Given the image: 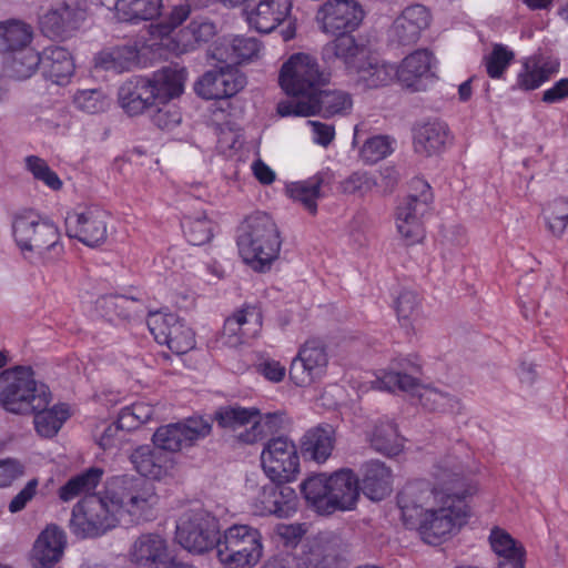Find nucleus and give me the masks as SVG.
I'll list each match as a JSON object with an SVG mask.
<instances>
[{
    "mask_svg": "<svg viewBox=\"0 0 568 568\" xmlns=\"http://www.w3.org/2000/svg\"><path fill=\"white\" fill-rule=\"evenodd\" d=\"M159 501L154 485L143 477L124 475L103 495H91L72 508L71 532L81 539L97 538L115 528L150 520Z\"/></svg>",
    "mask_w": 568,
    "mask_h": 568,
    "instance_id": "nucleus-1",
    "label": "nucleus"
},
{
    "mask_svg": "<svg viewBox=\"0 0 568 568\" xmlns=\"http://www.w3.org/2000/svg\"><path fill=\"white\" fill-rule=\"evenodd\" d=\"M11 235L23 257L32 262L51 265L64 253L57 224L34 209L20 207L12 212Z\"/></svg>",
    "mask_w": 568,
    "mask_h": 568,
    "instance_id": "nucleus-2",
    "label": "nucleus"
},
{
    "mask_svg": "<svg viewBox=\"0 0 568 568\" xmlns=\"http://www.w3.org/2000/svg\"><path fill=\"white\" fill-rule=\"evenodd\" d=\"M185 70L162 68L151 77H131L118 90V101L130 116L140 115L182 94Z\"/></svg>",
    "mask_w": 568,
    "mask_h": 568,
    "instance_id": "nucleus-3",
    "label": "nucleus"
},
{
    "mask_svg": "<svg viewBox=\"0 0 568 568\" xmlns=\"http://www.w3.org/2000/svg\"><path fill=\"white\" fill-rule=\"evenodd\" d=\"M237 246L244 263L256 272L270 270L282 245L280 231L273 219L262 212L245 219L241 225Z\"/></svg>",
    "mask_w": 568,
    "mask_h": 568,
    "instance_id": "nucleus-4",
    "label": "nucleus"
},
{
    "mask_svg": "<svg viewBox=\"0 0 568 568\" xmlns=\"http://www.w3.org/2000/svg\"><path fill=\"white\" fill-rule=\"evenodd\" d=\"M0 403L10 413L27 415L48 407L50 394L37 385L30 367L20 366L0 374Z\"/></svg>",
    "mask_w": 568,
    "mask_h": 568,
    "instance_id": "nucleus-5",
    "label": "nucleus"
},
{
    "mask_svg": "<svg viewBox=\"0 0 568 568\" xmlns=\"http://www.w3.org/2000/svg\"><path fill=\"white\" fill-rule=\"evenodd\" d=\"M216 554L225 568H252L263 555L262 536L248 525H233L220 537Z\"/></svg>",
    "mask_w": 568,
    "mask_h": 568,
    "instance_id": "nucleus-6",
    "label": "nucleus"
},
{
    "mask_svg": "<svg viewBox=\"0 0 568 568\" xmlns=\"http://www.w3.org/2000/svg\"><path fill=\"white\" fill-rule=\"evenodd\" d=\"M300 557L291 554L268 559L262 568H344L342 540L334 534H321L311 540Z\"/></svg>",
    "mask_w": 568,
    "mask_h": 568,
    "instance_id": "nucleus-7",
    "label": "nucleus"
},
{
    "mask_svg": "<svg viewBox=\"0 0 568 568\" xmlns=\"http://www.w3.org/2000/svg\"><path fill=\"white\" fill-rule=\"evenodd\" d=\"M329 74L321 70L315 57L295 53L282 65L280 84L294 99H307L328 81Z\"/></svg>",
    "mask_w": 568,
    "mask_h": 568,
    "instance_id": "nucleus-8",
    "label": "nucleus"
},
{
    "mask_svg": "<svg viewBox=\"0 0 568 568\" xmlns=\"http://www.w3.org/2000/svg\"><path fill=\"white\" fill-rule=\"evenodd\" d=\"M219 520L202 507L185 511L176 525V540L187 551L203 554L217 549Z\"/></svg>",
    "mask_w": 568,
    "mask_h": 568,
    "instance_id": "nucleus-9",
    "label": "nucleus"
},
{
    "mask_svg": "<svg viewBox=\"0 0 568 568\" xmlns=\"http://www.w3.org/2000/svg\"><path fill=\"white\" fill-rule=\"evenodd\" d=\"M460 516L462 496L454 493L452 496H442L440 503L427 508L417 524H408L406 527L416 529L426 544L438 545L450 536Z\"/></svg>",
    "mask_w": 568,
    "mask_h": 568,
    "instance_id": "nucleus-10",
    "label": "nucleus"
},
{
    "mask_svg": "<svg viewBox=\"0 0 568 568\" xmlns=\"http://www.w3.org/2000/svg\"><path fill=\"white\" fill-rule=\"evenodd\" d=\"M353 108L349 93L342 90L315 92L307 99H291L277 104L281 116H311L321 114L324 118L346 115Z\"/></svg>",
    "mask_w": 568,
    "mask_h": 568,
    "instance_id": "nucleus-11",
    "label": "nucleus"
},
{
    "mask_svg": "<svg viewBox=\"0 0 568 568\" xmlns=\"http://www.w3.org/2000/svg\"><path fill=\"white\" fill-rule=\"evenodd\" d=\"M414 193L409 194L397 207L396 226L408 244L423 240L422 217L428 212L433 202L430 185L423 179L412 181Z\"/></svg>",
    "mask_w": 568,
    "mask_h": 568,
    "instance_id": "nucleus-12",
    "label": "nucleus"
},
{
    "mask_svg": "<svg viewBox=\"0 0 568 568\" xmlns=\"http://www.w3.org/2000/svg\"><path fill=\"white\" fill-rule=\"evenodd\" d=\"M261 463L265 475L274 483L293 481L300 473L296 445L286 436L267 440L261 454Z\"/></svg>",
    "mask_w": 568,
    "mask_h": 568,
    "instance_id": "nucleus-13",
    "label": "nucleus"
},
{
    "mask_svg": "<svg viewBox=\"0 0 568 568\" xmlns=\"http://www.w3.org/2000/svg\"><path fill=\"white\" fill-rule=\"evenodd\" d=\"M146 323L154 339L174 354H185L195 346L192 328L175 314L153 312Z\"/></svg>",
    "mask_w": 568,
    "mask_h": 568,
    "instance_id": "nucleus-14",
    "label": "nucleus"
},
{
    "mask_svg": "<svg viewBox=\"0 0 568 568\" xmlns=\"http://www.w3.org/2000/svg\"><path fill=\"white\" fill-rule=\"evenodd\" d=\"M328 354L320 339H308L298 349L290 367V378L298 387L322 379L327 372Z\"/></svg>",
    "mask_w": 568,
    "mask_h": 568,
    "instance_id": "nucleus-15",
    "label": "nucleus"
},
{
    "mask_svg": "<svg viewBox=\"0 0 568 568\" xmlns=\"http://www.w3.org/2000/svg\"><path fill=\"white\" fill-rule=\"evenodd\" d=\"M364 19L356 0H327L316 12V22L324 33L345 34L355 31Z\"/></svg>",
    "mask_w": 568,
    "mask_h": 568,
    "instance_id": "nucleus-16",
    "label": "nucleus"
},
{
    "mask_svg": "<svg viewBox=\"0 0 568 568\" xmlns=\"http://www.w3.org/2000/svg\"><path fill=\"white\" fill-rule=\"evenodd\" d=\"M108 212L95 205L70 212L65 217L68 235L90 247L101 245L108 237Z\"/></svg>",
    "mask_w": 568,
    "mask_h": 568,
    "instance_id": "nucleus-17",
    "label": "nucleus"
},
{
    "mask_svg": "<svg viewBox=\"0 0 568 568\" xmlns=\"http://www.w3.org/2000/svg\"><path fill=\"white\" fill-rule=\"evenodd\" d=\"M212 425L203 417H190L183 422L161 426L153 434V444L161 450L179 452L206 437Z\"/></svg>",
    "mask_w": 568,
    "mask_h": 568,
    "instance_id": "nucleus-18",
    "label": "nucleus"
},
{
    "mask_svg": "<svg viewBox=\"0 0 568 568\" xmlns=\"http://www.w3.org/2000/svg\"><path fill=\"white\" fill-rule=\"evenodd\" d=\"M444 490L436 489L426 480L407 483L397 495V505L405 525L417 524L419 517L440 503L442 496H452Z\"/></svg>",
    "mask_w": 568,
    "mask_h": 568,
    "instance_id": "nucleus-19",
    "label": "nucleus"
},
{
    "mask_svg": "<svg viewBox=\"0 0 568 568\" xmlns=\"http://www.w3.org/2000/svg\"><path fill=\"white\" fill-rule=\"evenodd\" d=\"M240 7L250 28L270 33L290 19L293 0H243Z\"/></svg>",
    "mask_w": 568,
    "mask_h": 568,
    "instance_id": "nucleus-20",
    "label": "nucleus"
},
{
    "mask_svg": "<svg viewBox=\"0 0 568 568\" xmlns=\"http://www.w3.org/2000/svg\"><path fill=\"white\" fill-rule=\"evenodd\" d=\"M260 410L256 407L227 405L220 407L214 418L221 428L236 433V438L243 444H254L261 440Z\"/></svg>",
    "mask_w": 568,
    "mask_h": 568,
    "instance_id": "nucleus-21",
    "label": "nucleus"
},
{
    "mask_svg": "<svg viewBox=\"0 0 568 568\" xmlns=\"http://www.w3.org/2000/svg\"><path fill=\"white\" fill-rule=\"evenodd\" d=\"M88 9V0H59L42 16V31L50 37H62L80 27Z\"/></svg>",
    "mask_w": 568,
    "mask_h": 568,
    "instance_id": "nucleus-22",
    "label": "nucleus"
},
{
    "mask_svg": "<svg viewBox=\"0 0 568 568\" xmlns=\"http://www.w3.org/2000/svg\"><path fill=\"white\" fill-rule=\"evenodd\" d=\"M246 84L239 69L225 64L210 70L195 83V92L205 100H220L235 95Z\"/></svg>",
    "mask_w": 568,
    "mask_h": 568,
    "instance_id": "nucleus-23",
    "label": "nucleus"
},
{
    "mask_svg": "<svg viewBox=\"0 0 568 568\" xmlns=\"http://www.w3.org/2000/svg\"><path fill=\"white\" fill-rule=\"evenodd\" d=\"M369 54V49L349 33L338 34L322 48V59L331 68L344 67L353 73Z\"/></svg>",
    "mask_w": 568,
    "mask_h": 568,
    "instance_id": "nucleus-24",
    "label": "nucleus"
},
{
    "mask_svg": "<svg viewBox=\"0 0 568 568\" xmlns=\"http://www.w3.org/2000/svg\"><path fill=\"white\" fill-rule=\"evenodd\" d=\"M261 327L260 308L246 305L225 320L220 342L229 347H236L255 337Z\"/></svg>",
    "mask_w": 568,
    "mask_h": 568,
    "instance_id": "nucleus-25",
    "label": "nucleus"
},
{
    "mask_svg": "<svg viewBox=\"0 0 568 568\" xmlns=\"http://www.w3.org/2000/svg\"><path fill=\"white\" fill-rule=\"evenodd\" d=\"M432 22L430 11L423 4L406 7L394 20L389 36L393 41L403 45L415 44Z\"/></svg>",
    "mask_w": 568,
    "mask_h": 568,
    "instance_id": "nucleus-26",
    "label": "nucleus"
},
{
    "mask_svg": "<svg viewBox=\"0 0 568 568\" xmlns=\"http://www.w3.org/2000/svg\"><path fill=\"white\" fill-rule=\"evenodd\" d=\"M295 510V490L284 484L274 481L262 487L254 503V511L260 516L275 515L280 518H286Z\"/></svg>",
    "mask_w": 568,
    "mask_h": 568,
    "instance_id": "nucleus-27",
    "label": "nucleus"
},
{
    "mask_svg": "<svg viewBox=\"0 0 568 568\" xmlns=\"http://www.w3.org/2000/svg\"><path fill=\"white\" fill-rule=\"evenodd\" d=\"M420 365L408 357H397L381 376L373 382V387L394 393L396 390L413 392L418 388Z\"/></svg>",
    "mask_w": 568,
    "mask_h": 568,
    "instance_id": "nucleus-28",
    "label": "nucleus"
},
{
    "mask_svg": "<svg viewBox=\"0 0 568 568\" xmlns=\"http://www.w3.org/2000/svg\"><path fill=\"white\" fill-rule=\"evenodd\" d=\"M453 136L448 125L440 120H425L413 128V145L416 153L432 156L444 151Z\"/></svg>",
    "mask_w": 568,
    "mask_h": 568,
    "instance_id": "nucleus-29",
    "label": "nucleus"
},
{
    "mask_svg": "<svg viewBox=\"0 0 568 568\" xmlns=\"http://www.w3.org/2000/svg\"><path fill=\"white\" fill-rule=\"evenodd\" d=\"M435 59L427 49H418L408 54L396 69V75L400 83L413 90H425L424 81L434 77L432 71Z\"/></svg>",
    "mask_w": 568,
    "mask_h": 568,
    "instance_id": "nucleus-30",
    "label": "nucleus"
},
{
    "mask_svg": "<svg viewBox=\"0 0 568 568\" xmlns=\"http://www.w3.org/2000/svg\"><path fill=\"white\" fill-rule=\"evenodd\" d=\"M359 496V480L351 469H339L329 476V514L351 510Z\"/></svg>",
    "mask_w": 568,
    "mask_h": 568,
    "instance_id": "nucleus-31",
    "label": "nucleus"
},
{
    "mask_svg": "<svg viewBox=\"0 0 568 568\" xmlns=\"http://www.w3.org/2000/svg\"><path fill=\"white\" fill-rule=\"evenodd\" d=\"M131 560L149 568H168L171 556L166 541L156 534L141 535L130 550Z\"/></svg>",
    "mask_w": 568,
    "mask_h": 568,
    "instance_id": "nucleus-32",
    "label": "nucleus"
},
{
    "mask_svg": "<svg viewBox=\"0 0 568 568\" xmlns=\"http://www.w3.org/2000/svg\"><path fill=\"white\" fill-rule=\"evenodd\" d=\"M359 490L371 500L378 501L392 491V470L379 460H371L362 467Z\"/></svg>",
    "mask_w": 568,
    "mask_h": 568,
    "instance_id": "nucleus-33",
    "label": "nucleus"
},
{
    "mask_svg": "<svg viewBox=\"0 0 568 568\" xmlns=\"http://www.w3.org/2000/svg\"><path fill=\"white\" fill-rule=\"evenodd\" d=\"M65 545L64 532L57 526L47 527L37 538L32 558L34 566L50 568L60 560Z\"/></svg>",
    "mask_w": 568,
    "mask_h": 568,
    "instance_id": "nucleus-34",
    "label": "nucleus"
},
{
    "mask_svg": "<svg viewBox=\"0 0 568 568\" xmlns=\"http://www.w3.org/2000/svg\"><path fill=\"white\" fill-rule=\"evenodd\" d=\"M41 71L48 80L55 84H64L74 71V63L70 52L62 47H49L43 50Z\"/></svg>",
    "mask_w": 568,
    "mask_h": 568,
    "instance_id": "nucleus-35",
    "label": "nucleus"
},
{
    "mask_svg": "<svg viewBox=\"0 0 568 568\" xmlns=\"http://www.w3.org/2000/svg\"><path fill=\"white\" fill-rule=\"evenodd\" d=\"M335 444V432L331 425H320L308 429L301 440L304 457L324 463L331 456Z\"/></svg>",
    "mask_w": 568,
    "mask_h": 568,
    "instance_id": "nucleus-36",
    "label": "nucleus"
},
{
    "mask_svg": "<svg viewBox=\"0 0 568 568\" xmlns=\"http://www.w3.org/2000/svg\"><path fill=\"white\" fill-rule=\"evenodd\" d=\"M368 438L375 452L388 457L397 456L404 448V438L399 435L397 425L388 419L377 420Z\"/></svg>",
    "mask_w": 568,
    "mask_h": 568,
    "instance_id": "nucleus-37",
    "label": "nucleus"
},
{
    "mask_svg": "<svg viewBox=\"0 0 568 568\" xmlns=\"http://www.w3.org/2000/svg\"><path fill=\"white\" fill-rule=\"evenodd\" d=\"M258 51L260 42L255 38L236 36L232 41L216 47L212 52V57L220 62L233 67L252 59Z\"/></svg>",
    "mask_w": 568,
    "mask_h": 568,
    "instance_id": "nucleus-38",
    "label": "nucleus"
},
{
    "mask_svg": "<svg viewBox=\"0 0 568 568\" xmlns=\"http://www.w3.org/2000/svg\"><path fill=\"white\" fill-rule=\"evenodd\" d=\"M353 73L357 75V83L365 89L387 85L397 77L394 65L372 58L369 54Z\"/></svg>",
    "mask_w": 568,
    "mask_h": 568,
    "instance_id": "nucleus-39",
    "label": "nucleus"
},
{
    "mask_svg": "<svg viewBox=\"0 0 568 568\" xmlns=\"http://www.w3.org/2000/svg\"><path fill=\"white\" fill-rule=\"evenodd\" d=\"M139 51L134 45H118L102 50L94 57V65L104 71L122 73L138 63Z\"/></svg>",
    "mask_w": 568,
    "mask_h": 568,
    "instance_id": "nucleus-40",
    "label": "nucleus"
},
{
    "mask_svg": "<svg viewBox=\"0 0 568 568\" xmlns=\"http://www.w3.org/2000/svg\"><path fill=\"white\" fill-rule=\"evenodd\" d=\"M130 460L134 469L140 474L139 477L145 479H161L168 470L166 456L150 446H140L133 450Z\"/></svg>",
    "mask_w": 568,
    "mask_h": 568,
    "instance_id": "nucleus-41",
    "label": "nucleus"
},
{
    "mask_svg": "<svg viewBox=\"0 0 568 568\" xmlns=\"http://www.w3.org/2000/svg\"><path fill=\"white\" fill-rule=\"evenodd\" d=\"M102 475L103 469L91 467L85 471L71 477L64 485L59 488V498L62 501L68 503L81 495H84L83 498L95 495L92 491L98 487ZM98 495H103V493H99Z\"/></svg>",
    "mask_w": 568,
    "mask_h": 568,
    "instance_id": "nucleus-42",
    "label": "nucleus"
},
{
    "mask_svg": "<svg viewBox=\"0 0 568 568\" xmlns=\"http://www.w3.org/2000/svg\"><path fill=\"white\" fill-rule=\"evenodd\" d=\"M327 178L326 173L318 172L307 180L291 183L287 186L290 196L303 204V206L311 213L317 212V200L322 196V185Z\"/></svg>",
    "mask_w": 568,
    "mask_h": 568,
    "instance_id": "nucleus-43",
    "label": "nucleus"
},
{
    "mask_svg": "<svg viewBox=\"0 0 568 568\" xmlns=\"http://www.w3.org/2000/svg\"><path fill=\"white\" fill-rule=\"evenodd\" d=\"M115 9L119 20L136 23L158 18L162 0H118Z\"/></svg>",
    "mask_w": 568,
    "mask_h": 568,
    "instance_id": "nucleus-44",
    "label": "nucleus"
},
{
    "mask_svg": "<svg viewBox=\"0 0 568 568\" xmlns=\"http://www.w3.org/2000/svg\"><path fill=\"white\" fill-rule=\"evenodd\" d=\"M489 542L494 552L507 560L513 568H525V549L506 530L493 528Z\"/></svg>",
    "mask_w": 568,
    "mask_h": 568,
    "instance_id": "nucleus-45",
    "label": "nucleus"
},
{
    "mask_svg": "<svg viewBox=\"0 0 568 568\" xmlns=\"http://www.w3.org/2000/svg\"><path fill=\"white\" fill-rule=\"evenodd\" d=\"M301 493L307 504L318 514L329 515V476H326L325 474H315L307 477L301 484Z\"/></svg>",
    "mask_w": 568,
    "mask_h": 568,
    "instance_id": "nucleus-46",
    "label": "nucleus"
},
{
    "mask_svg": "<svg viewBox=\"0 0 568 568\" xmlns=\"http://www.w3.org/2000/svg\"><path fill=\"white\" fill-rule=\"evenodd\" d=\"M40 54L32 48L18 50L9 53L4 61L7 75L17 80L30 78L38 68L41 69Z\"/></svg>",
    "mask_w": 568,
    "mask_h": 568,
    "instance_id": "nucleus-47",
    "label": "nucleus"
},
{
    "mask_svg": "<svg viewBox=\"0 0 568 568\" xmlns=\"http://www.w3.org/2000/svg\"><path fill=\"white\" fill-rule=\"evenodd\" d=\"M32 38L30 26L20 21L0 22V52L12 53L29 48Z\"/></svg>",
    "mask_w": 568,
    "mask_h": 568,
    "instance_id": "nucleus-48",
    "label": "nucleus"
},
{
    "mask_svg": "<svg viewBox=\"0 0 568 568\" xmlns=\"http://www.w3.org/2000/svg\"><path fill=\"white\" fill-rule=\"evenodd\" d=\"M31 414H34L33 423L37 433L45 438L57 435L69 417V410L63 405H55L50 409L47 407L34 409Z\"/></svg>",
    "mask_w": 568,
    "mask_h": 568,
    "instance_id": "nucleus-49",
    "label": "nucleus"
},
{
    "mask_svg": "<svg viewBox=\"0 0 568 568\" xmlns=\"http://www.w3.org/2000/svg\"><path fill=\"white\" fill-rule=\"evenodd\" d=\"M181 225L186 240L192 245H203L213 235V223L205 215L184 217Z\"/></svg>",
    "mask_w": 568,
    "mask_h": 568,
    "instance_id": "nucleus-50",
    "label": "nucleus"
},
{
    "mask_svg": "<svg viewBox=\"0 0 568 568\" xmlns=\"http://www.w3.org/2000/svg\"><path fill=\"white\" fill-rule=\"evenodd\" d=\"M395 310L402 325H410L420 314V298L418 294L410 290L402 291L396 298Z\"/></svg>",
    "mask_w": 568,
    "mask_h": 568,
    "instance_id": "nucleus-51",
    "label": "nucleus"
},
{
    "mask_svg": "<svg viewBox=\"0 0 568 568\" xmlns=\"http://www.w3.org/2000/svg\"><path fill=\"white\" fill-rule=\"evenodd\" d=\"M138 302L136 297L125 295H105L97 300V308L110 321L114 316L126 318L130 316L129 303Z\"/></svg>",
    "mask_w": 568,
    "mask_h": 568,
    "instance_id": "nucleus-52",
    "label": "nucleus"
},
{
    "mask_svg": "<svg viewBox=\"0 0 568 568\" xmlns=\"http://www.w3.org/2000/svg\"><path fill=\"white\" fill-rule=\"evenodd\" d=\"M26 166L36 180L41 181L49 189L58 191L62 187V181L43 159L29 155L26 158Z\"/></svg>",
    "mask_w": 568,
    "mask_h": 568,
    "instance_id": "nucleus-53",
    "label": "nucleus"
},
{
    "mask_svg": "<svg viewBox=\"0 0 568 568\" xmlns=\"http://www.w3.org/2000/svg\"><path fill=\"white\" fill-rule=\"evenodd\" d=\"M393 152L392 140L386 135H375L365 141L361 158L367 164H375Z\"/></svg>",
    "mask_w": 568,
    "mask_h": 568,
    "instance_id": "nucleus-54",
    "label": "nucleus"
},
{
    "mask_svg": "<svg viewBox=\"0 0 568 568\" xmlns=\"http://www.w3.org/2000/svg\"><path fill=\"white\" fill-rule=\"evenodd\" d=\"M73 102L78 109L91 114L103 112L109 106V100L100 89L80 90Z\"/></svg>",
    "mask_w": 568,
    "mask_h": 568,
    "instance_id": "nucleus-55",
    "label": "nucleus"
},
{
    "mask_svg": "<svg viewBox=\"0 0 568 568\" xmlns=\"http://www.w3.org/2000/svg\"><path fill=\"white\" fill-rule=\"evenodd\" d=\"M514 58V52L505 45L495 44L493 51L485 57L487 74L493 79H500Z\"/></svg>",
    "mask_w": 568,
    "mask_h": 568,
    "instance_id": "nucleus-56",
    "label": "nucleus"
},
{
    "mask_svg": "<svg viewBox=\"0 0 568 568\" xmlns=\"http://www.w3.org/2000/svg\"><path fill=\"white\" fill-rule=\"evenodd\" d=\"M165 47L175 54H183L199 48L194 38V31H192L189 24L178 31H173L166 38Z\"/></svg>",
    "mask_w": 568,
    "mask_h": 568,
    "instance_id": "nucleus-57",
    "label": "nucleus"
},
{
    "mask_svg": "<svg viewBox=\"0 0 568 568\" xmlns=\"http://www.w3.org/2000/svg\"><path fill=\"white\" fill-rule=\"evenodd\" d=\"M377 185V180L366 172H355L341 183L343 193L365 195Z\"/></svg>",
    "mask_w": 568,
    "mask_h": 568,
    "instance_id": "nucleus-58",
    "label": "nucleus"
},
{
    "mask_svg": "<svg viewBox=\"0 0 568 568\" xmlns=\"http://www.w3.org/2000/svg\"><path fill=\"white\" fill-rule=\"evenodd\" d=\"M562 203V200H554L545 211L547 227L555 236H561L568 225V212L560 209Z\"/></svg>",
    "mask_w": 568,
    "mask_h": 568,
    "instance_id": "nucleus-59",
    "label": "nucleus"
},
{
    "mask_svg": "<svg viewBox=\"0 0 568 568\" xmlns=\"http://www.w3.org/2000/svg\"><path fill=\"white\" fill-rule=\"evenodd\" d=\"M412 393L417 394L420 404L429 410L443 409L448 402L445 394L435 388L422 386L420 383L418 384V388Z\"/></svg>",
    "mask_w": 568,
    "mask_h": 568,
    "instance_id": "nucleus-60",
    "label": "nucleus"
},
{
    "mask_svg": "<svg viewBox=\"0 0 568 568\" xmlns=\"http://www.w3.org/2000/svg\"><path fill=\"white\" fill-rule=\"evenodd\" d=\"M189 26L194 31L199 48L213 39L217 32L216 26L206 18L193 19Z\"/></svg>",
    "mask_w": 568,
    "mask_h": 568,
    "instance_id": "nucleus-61",
    "label": "nucleus"
},
{
    "mask_svg": "<svg viewBox=\"0 0 568 568\" xmlns=\"http://www.w3.org/2000/svg\"><path fill=\"white\" fill-rule=\"evenodd\" d=\"M541 84L542 82L540 73L537 72L534 64L530 65L529 62H526L523 67V70L518 73L517 83L514 88L529 91L537 89Z\"/></svg>",
    "mask_w": 568,
    "mask_h": 568,
    "instance_id": "nucleus-62",
    "label": "nucleus"
},
{
    "mask_svg": "<svg viewBox=\"0 0 568 568\" xmlns=\"http://www.w3.org/2000/svg\"><path fill=\"white\" fill-rule=\"evenodd\" d=\"M307 125L312 130L314 143L327 148L335 138V128L332 124L308 120Z\"/></svg>",
    "mask_w": 568,
    "mask_h": 568,
    "instance_id": "nucleus-63",
    "label": "nucleus"
},
{
    "mask_svg": "<svg viewBox=\"0 0 568 568\" xmlns=\"http://www.w3.org/2000/svg\"><path fill=\"white\" fill-rule=\"evenodd\" d=\"M256 371L266 379L273 383L283 381L286 374V368L280 362L267 358L256 365Z\"/></svg>",
    "mask_w": 568,
    "mask_h": 568,
    "instance_id": "nucleus-64",
    "label": "nucleus"
}]
</instances>
